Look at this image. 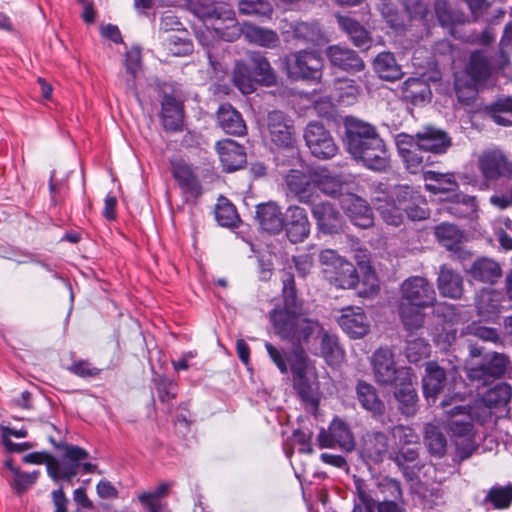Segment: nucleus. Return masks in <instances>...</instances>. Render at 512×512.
<instances>
[{"label": "nucleus", "instance_id": "e2e57ef3", "mask_svg": "<svg viewBox=\"0 0 512 512\" xmlns=\"http://www.w3.org/2000/svg\"><path fill=\"white\" fill-rule=\"evenodd\" d=\"M66 369L82 379H95L102 372V369L97 368L87 359H74Z\"/></svg>", "mask_w": 512, "mask_h": 512}, {"label": "nucleus", "instance_id": "5fc2aeb1", "mask_svg": "<svg viewBox=\"0 0 512 512\" xmlns=\"http://www.w3.org/2000/svg\"><path fill=\"white\" fill-rule=\"evenodd\" d=\"M292 32L295 39L311 44H318L323 38L320 25L317 22H296L292 26Z\"/></svg>", "mask_w": 512, "mask_h": 512}, {"label": "nucleus", "instance_id": "423d86ee", "mask_svg": "<svg viewBox=\"0 0 512 512\" xmlns=\"http://www.w3.org/2000/svg\"><path fill=\"white\" fill-rule=\"evenodd\" d=\"M188 9L205 23H211L214 34L232 42L239 37L235 11L228 3L215 0H188Z\"/></svg>", "mask_w": 512, "mask_h": 512}, {"label": "nucleus", "instance_id": "de8ad7c7", "mask_svg": "<svg viewBox=\"0 0 512 512\" xmlns=\"http://www.w3.org/2000/svg\"><path fill=\"white\" fill-rule=\"evenodd\" d=\"M425 180L434 183L426 184V190L437 194L442 192H452L458 188V183L453 173H440L436 171H427L424 174Z\"/></svg>", "mask_w": 512, "mask_h": 512}, {"label": "nucleus", "instance_id": "473e14b6", "mask_svg": "<svg viewBox=\"0 0 512 512\" xmlns=\"http://www.w3.org/2000/svg\"><path fill=\"white\" fill-rule=\"evenodd\" d=\"M318 336L320 337V352L319 354L313 353L321 356L329 366L340 365L344 360L345 351L340 346L338 337L326 331L323 326L320 331L314 333L311 340Z\"/></svg>", "mask_w": 512, "mask_h": 512}, {"label": "nucleus", "instance_id": "bb28decb", "mask_svg": "<svg viewBox=\"0 0 512 512\" xmlns=\"http://www.w3.org/2000/svg\"><path fill=\"white\" fill-rule=\"evenodd\" d=\"M184 105L172 95H165L161 103V121L165 131L176 133L184 127Z\"/></svg>", "mask_w": 512, "mask_h": 512}, {"label": "nucleus", "instance_id": "4d7b16f0", "mask_svg": "<svg viewBox=\"0 0 512 512\" xmlns=\"http://www.w3.org/2000/svg\"><path fill=\"white\" fill-rule=\"evenodd\" d=\"M484 503H491L494 509H507L512 503V484L495 485L488 492Z\"/></svg>", "mask_w": 512, "mask_h": 512}, {"label": "nucleus", "instance_id": "4468645a", "mask_svg": "<svg viewBox=\"0 0 512 512\" xmlns=\"http://www.w3.org/2000/svg\"><path fill=\"white\" fill-rule=\"evenodd\" d=\"M304 139L311 153L319 159L332 158L338 151L330 132L319 122H310L306 126Z\"/></svg>", "mask_w": 512, "mask_h": 512}, {"label": "nucleus", "instance_id": "a19ab883", "mask_svg": "<svg viewBox=\"0 0 512 512\" xmlns=\"http://www.w3.org/2000/svg\"><path fill=\"white\" fill-rule=\"evenodd\" d=\"M468 273L476 281L492 284L501 277V267L494 260L479 258L473 262Z\"/></svg>", "mask_w": 512, "mask_h": 512}, {"label": "nucleus", "instance_id": "ddd939ff", "mask_svg": "<svg viewBox=\"0 0 512 512\" xmlns=\"http://www.w3.org/2000/svg\"><path fill=\"white\" fill-rule=\"evenodd\" d=\"M282 299L283 307H275L269 313L270 321L276 334L275 319L277 317L284 320L286 324L298 323L300 320L316 321L315 319L303 317L296 312L301 307V303L298 301L294 275L289 271H285L282 276Z\"/></svg>", "mask_w": 512, "mask_h": 512}, {"label": "nucleus", "instance_id": "bf43d9fd", "mask_svg": "<svg viewBox=\"0 0 512 512\" xmlns=\"http://www.w3.org/2000/svg\"><path fill=\"white\" fill-rule=\"evenodd\" d=\"M215 219L222 227H236L239 216L235 206L228 200L220 201L215 207Z\"/></svg>", "mask_w": 512, "mask_h": 512}, {"label": "nucleus", "instance_id": "6ab92c4d", "mask_svg": "<svg viewBox=\"0 0 512 512\" xmlns=\"http://www.w3.org/2000/svg\"><path fill=\"white\" fill-rule=\"evenodd\" d=\"M171 173L186 197L196 200L202 195V185L192 165L182 159L171 161Z\"/></svg>", "mask_w": 512, "mask_h": 512}, {"label": "nucleus", "instance_id": "5701e85b", "mask_svg": "<svg viewBox=\"0 0 512 512\" xmlns=\"http://www.w3.org/2000/svg\"><path fill=\"white\" fill-rule=\"evenodd\" d=\"M478 166L484 179L488 181L512 175V164L499 150L483 152L479 157Z\"/></svg>", "mask_w": 512, "mask_h": 512}, {"label": "nucleus", "instance_id": "f257e3e1", "mask_svg": "<svg viewBox=\"0 0 512 512\" xmlns=\"http://www.w3.org/2000/svg\"><path fill=\"white\" fill-rule=\"evenodd\" d=\"M277 335L291 344V352L277 347L270 342H265V349L269 358L282 374L292 373L293 388L300 398L307 412L316 415L319 408L318 386L311 380L309 371V357L305 348H308L314 333L322 329L319 321L294 322L286 324L284 320L276 319Z\"/></svg>", "mask_w": 512, "mask_h": 512}, {"label": "nucleus", "instance_id": "3c124183", "mask_svg": "<svg viewBox=\"0 0 512 512\" xmlns=\"http://www.w3.org/2000/svg\"><path fill=\"white\" fill-rule=\"evenodd\" d=\"M403 97L413 104L424 102L430 95V87L420 78L410 77L402 86Z\"/></svg>", "mask_w": 512, "mask_h": 512}, {"label": "nucleus", "instance_id": "412c9836", "mask_svg": "<svg viewBox=\"0 0 512 512\" xmlns=\"http://www.w3.org/2000/svg\"><path fill=\"white\" fill-rule=\"evenodd\" d=\"M506 295L492 288L481 289L475 297V307L478 316L483 321H494L504 308Z\"/></svg>", "mask_w": 512, "mask_h": 512}, {"label": "nucleus", "instance_id": "aec40b11", "mask_svg": "<svg viewBox=\"0 0 512 512\" xmlns=\"http://www.w3.org/2000/svg\"><path fill=\"white\" fill-rule=\"evenodd\" d=\"M340 203L344 213L354 226L362 229L373 226V211L366 200L355 194H347Z\"/></svg>", "mask_w": 512, "mask_h": 512}, {"label": "nucleus", "instance_id": "c756f323", "mask_svg": "<svg viewBox=\"0 0 512 512\" xmlns=\"http://www.w3.org/2000/svg\"><path fill=\"white\" fill-rule=\"evenodd\" d=\"M434 235L438 242L452 251L458 259L466 260L471 257L470 252L460 246L463 233L456 225L442 222L435 226Z\"/></svg>", "mask_w": 512, "mask_h": 512}, {"label": "nucleus", "instance_id": "dca6fc26", "mask_svg": "<svg viewBox=\"0 0 512 512\" xmlns=\"http://www.w3.org/2000/svg\"><path fill=\"white\" fill-rule=\"evenodd\" d=\"M283 229L293 244L304 242L310 235L311 223L307 211L298 205H290L284 213Z\"/></svg>", "mask_w": 512, "mask_h": 512}, {"label": "nucleus", "instance_id": "f8f14e48", "mask_svg": "<svg viewBox=\"0 0 512 512\" xmlns=\"http://www.w3.org/2000/svg\"><path fill=\"white\" fill-rule=\"evenodd\" d=\"M287 76L292 80L318 82L322 76L323 61L315 51L300 50L285 56Z\"/></svg>", "mask_w": 512, "mask_h": 512}, {"label": "nucleus", "instance_id": "ea45409f", "mask_svg": "<svg viewBox=\"0 0 512 512\" xmlns=\"http://www.w3.org/2000/svg\"><path fill=\"white\" fill-rule=\"evenodd\" d=\"M342 181L338 176L333 175L325 167H318L313 170V191L320 190L322 193L336 197L341 194Z\"/></svg>", "mask_w": 512, "mask_h": 512}, {"label": "nucleus", "instance_id": "a18cd8bd", "mask_svg": "<svg viewBox=\"0 0 512 512\" xmlns=\"http://www.w3.org/2000/svg\"><path fill=\"white\" fill-rule=\"evenodd\" d=\"M359 86L356 81L349 78H337L333 81L332 97L339 103L351 105L357 100Z\"/></svg>", "mask_w": 512, "mask_h": 512}, {"label": "nucleus", "instance_id": "49530a36", "mask_svg": "<svg viewBox=\"0 0 512 512\" xmlns=\"http://www.w3.org/2000/svg\"><path fill=\"white\" fill-rule=\"evenodd\" d=\"M434 11L439 24L450 31L464 22V14L453 10L447 0H436Z\"/></svg>", "mask_w": 512, "mask_h": 512}, {"label": "nucleus", "instance_id": "9d476101", "mask_svg": "<svg viewBox=\"0 0 512 512\" xmlns=\"http://www.w3.org/2000/svg\"><path fill=\"white\" fill-rule=\"evenodd\" d=\"M320 262L324 273L331 284L342 289L355 288L359 276L354 264L341 257L335 250L326 249L320 253Z\"/></svg>", "mask_w": 512, "mask_h": 512}, {"label": "nucleus", "instance_id": "0eeeda50", "mask_svg": "<svg viewBox=\"0 0 512 512\" xmlns=\"http://www.w3.org/2000/svg\"><path fill=\"white\" fill-rule=\"evenodd\" d=\"M233 82L243 94L248 95L256 91L258 85L274 86L277 76L264 54L252 51L247 60H239L235 64Z\"/></svg>", "mask_w": 512, "mask_h": 512}, {"label": "nucleus", "instance_id": "20e7f679", "mask_svg": "<svg viewBox=\"0 0 512 512\" xmlns=\"http://www.w3.org/2000/svg\"><path fill=\"white\" fill-rule=\"evenodd\" d=\"M495 71L493 58L486 49L472 50L463 70L454 75V92L459 103H473L479 88L487 86Z\"/></svg>", "mask_w": 512, "mask_h": 512}, {"label": "nucleus", "instance_id": "393cba45", "mask_svg": "<svg viewBox=\"0 0 512 512\" xmlns=\"http://www.w3.org/2000/svg\"><path fill=\"white\" fill-rule=\"evenodd\" d=\"M338 323L342 330L353 339L362 338L370 329L364 310L358 306L343 308Z\"/></svg>", "mask_w": 512, "mask_h": 512}, {"label": "nucleus", "instance_id": "680f3d73", "mask_svg": "<svg viewBox=\"0 0 512 512\" xmlns=\"http://www.w3.org/2000/svg\"><path fill=\"white\" fill-rule=\"evenodd\" d=\"M238 10L244 15L270 16L273 8L268 0H239Z\"/></svg>", "mask_w": 512, "mask_h": 512}, {"label": "nucleus", "instance_id": "2eb2a0df", "mask_svg": "<svg viewBox=\"0 0 512 512\" xmlns=\"http://www.w3.org/2000/svg\"><path fill=\"white\" fill-rule=\"evenodd\" d=\"M319 448H355V438L348 423L335 416L327 429L318 434Z\"/></svg>", "mask_w": 512, "mask_h": 512}, {"label": "nucleus", "instance_id": "f3484780", "mask_svg": "<svg viewBox=\"0 0 512 512\" xmlns=\"http://www.w3.org/2000/svg\"><path fill=\"white\" fill-rule=\"evenodd\" d=\"M448 418L446 431L451 444L455 448H478L479 435L474 423L465 417L463 419Z\"/></svg>", "mask_w": 512, "mask_h": 512}, {"label": "nucleus", "instance_id": "f03ea898", "mask_svg": "<svg viewBox=\"0 0 512 512\" xmlns=\"http://www.w3.org/2000/svg\"><path fill=\"white\" fill-rule=\"evenodd\" d=\"M344 145L353 159L372 171L383 172L390 166V156L377 128L354 116L344 119Z\"/></svg>", "mask_w": 512, "mask_h": 512}, {"label": "nucleus", "instance_id": "e433bc0d", "mask_svg": "<svg viewBox=\"0 0 512 512\" xmlns=\"http://www.w3.org/2000/svg\"><path fill=\"white\" fill-rule=\"evenodd\" d=\"M437 286L442 296L457 299L463 293V278L454 269L443 264L440 266Z\"/></svg>", "mask_w": 512, "mask_h": 512}, {"label": "nucleus", "instance_id": "0e129e2a", "mask_svg": "<svg viewBox=\"0 0 512 512\" xmlns=\"http://www.w3.org/2000/svg\"><path fill=\"white\" fill-rule=\"evenodd\" d=\"M406 357L411 363H417L428 356L430 346L423 338L408 340L405 347Z\"/></svg>", "mask_w": 512, "mask_h": 512}, {"label": "nucleus", "instance_id": "c9c22d12", "mask_svg": "<svg viewBox=\"0 0 512 512\" xmlns=\"http://www.w3.org/2000/svg\"><path fill=\"white\" fill-rule=\"evenodd\" d=\"M478 208L475 196L463 192H455L450 195L443 204V209L456 218H467L472 216Z\"/></svg>", "mask_w": 512, "mask_h": 512}, {"label": "nucleus", "instance_id": "864d4df0", "mask_svg": "<svg viewBox=\"0 0 512 512\" xmlns=\"http://www.w3.org/2000/svg\"><path fill=\"white\" fill-rule=\"evenodd\" d=\"M425 153L427 152L420 148L419 144L416 142V146H412V148L409 149H402L400 156L407 170L412 174H416L429 164V156L426 157L424 155Z\"/></svg>", "mask_w": 512, "mask_h": 512}, {"label": "nucleus", "instance_id": "6e6552de", "mask_svg": "<svg viewBox=\"0 0 512 512\" xmlns=\"http://www.w3.org/2000/svg\"><path fill=\"white\" fill-rule=\"evenodd\" d=\"M383 186L380 184L375 191V209L386 224L398 227L404 220L405 203L411 198L410 186Z\"/></svg>", "mask_w": 512, "mask_h": 512}, {"label": "nucleus", "instance_id": "a211bd4d", "mask_svg": "<svg viewBox=\"0 0 512 512\" xmlns=\"http://www.w3.org/2000/svg\"><path fill=\"white\" fill-rule=\"evenodd\" d=\"M372 371L375 381L382 386L396 384L398 369L393 352L385 347L378 348L372 355Z\"/></svg>", "mask_w": 512, "mask_h": 512}, {"label": "nucleus", "instance_id": "69168bd1", "mask_svg": "<svg viewBox=\"0 0 512 512\" xmlns=\"http://www.w3.org/2000/svg\"><path fill=\"white\" fill-rule=\"evenodd\" d=\"M378 490L381 493L383 500L398 501L402 499V489L399 481L385 477L378 483Z\"/></svg>", "mask_w": 512, "mask_h": 512}, {"label": "nucleus", "instance_id": "09e8293b", "mask_svg": "<svg viewBox=\"0 0 512 512\" xmlns=\"http://www.w3.org/2000/svg\"><path fill=\"white\" fill-rule=\"evenodd\" d=\"M395 397L403 415L412 416L416 413L418 396L411 382H402L395 392Z\"/></svg>", "mask_w": 512, "mask_h": 512}, {"label": "nucleus", "instance_id": "13d9d810", "mask_svg": "<svg viewBox=\"0 0 512 512\" xmlns=\"http://www.w3.org/2000/svg\"><path fill=\"white\" fill-rule=\"evenodd\" d=\"M124 66L128 74H130L131 78L127 79L126 85L127 88L136 93V82L135 78L137 73L141 70L142 62H141V50L139 48H131L125 53L124 57Z\"/></svg>", "mask_w": 512, "mask_h": 512}, {"label": "nucleus", "instance_id": "cd10ccee", "mask_svg": "<svg viewBox=\"0 0 512 512\" xmlns=\"http://www.w3.org/2000/svg\"><path fill=\"white\" fill-rule=\"evenodd\" d=\"M285 184L300 202L305 204L313 202V170L305 173L290 169L285 176Z\"/></svg>", "mask_w": 512, "mask_h": 512}, {"label": "nucleus", "instance_id": "774afa93", "mask_svg": "<svg viewBox=\"0 0 512 512\" xmlns=\"http://www.w3.org/2000/svg\"><path fill=\"white\" fill-rule=\"evenodd\" d=\"M424 441L427 448H446L447 440L441 429L434 424L425 426Z\"/></svg>", "mask_w": 512, "mask_h": 512}, {"label": "nucleus", "instance_id": "1a4fd4ad", "mask_svg": "<svg viewBox=\"0 0 512 512\" xmlns=\"http://www.w3.org/2000/svg\"><path fill=\"white\" fill-rule=\"evenodd\" d=\"M462 399L457 396H446L440 403L444 409L447 417L462 416L470 420L472 423L476 422L480 425H485L495 421L496 409L492 407L482 396L475 398L472 403L468 405L459 404Z\"/></svg>", "mask_w": 512, "mask_h": 512}, {"label": "nucleus", "instance_id": "9b49d317", "mask_svg": "<svg viewBox=\"0 0 512 512\" xmlns=\"http://www.w3.org/2000/svg\"><path fill=\"white\" fill-rule=\"evenodd\" d=\"M510 363V358L505 353L489 352L480 361L471 364L466 374L477 387L488 386L506 374Z\"/></svg>", "mask_w": 512, "mask_h": 512}, {"label": "nucleus", "instance_id": "603ef678", "mask_svg": "<svg viewBox=\"0 0 512 512\" xmlns=\"http://www.w3.org/2000/svg\"><path fill=\"white\" fill-rule=\"evenodd\" d=\"M410 196L411 198L405 203L404 213L413 221L427 219L430 212L426 198L412 187H410Z\"/></svg>", "mask_w": 512, "mask_h": 512}, {"label": "nucleus", "instance_id": "c03bdc74", "mask_svg": "<svg viewBox=\"0 0 512 512\" xmlns=\"http://www.w3.org/2000/svg\"><path fill=\"white\" fill-rule=\"evenodd\" d=\"M485 401L492 405L496 410L507 408L512 398V386L507 382L496 383L493 387L487 389L481 394Z\"/></svg>", "mask_w": 512, "mask_h": 512}, {"label": "nucleus", "instance_id": "b1692460", "mask_svg": "<svg viewBox=\"0 0 512 512\" xmlns=\"http://www.w3.org/2000/svg\"><path fill=\"white\" fill-rule=\"evenodd\" d=\"M311 211L316 220L318 229L324 234H337L343 230V216L340 211L329 202L314 204Z\"/></svg>", "mask_w": 512, "mask_h": 512}, {"label": "nucleus", "instance_id": "4be33fe9", "mask_svg": "<svg viewBox=\"0 0 512 512\" xmlns=\"http://www.w3.org/2000/svg\"><path fill=\"white\" fill-rule=\"evenodd\" d=\"M88 456L86 450H65L61 460L54 457L47 461V471L53 479H71L78 473L80 461Z\"/></svg>", "mask_w": 512, "mask_h": 512}, {"label": "nucleus", "instance_id": "7ed1b4c3", "mask_svg": "<svg viewBox=\"0 0 512 512\" xmlns=\"http://www.w3.org/2000/svg\"><path fill=\"white\" fill-rule=\"evenodd\" d=\"M436 303V292L432 283L422 276H410L400 285L398 313L407 331L422 328L426 308Z\"/></svg>", "mask_w": 512, "mask_h": 512}, {"label": "nucleus", "instance_id": "2f4dec72", "mask_svg": "<svg viewBox=\"0 0 512 512\" xmlns=\"http://www.w3.org/2000/svg\"><path fill=\"white\" fill-rule=\"evenodd\" d=\"M326 55L333 66L346 72H360L365 66L357 52L339 45L329 46Z\"/></svg>", "mask_w": 512, "mask_h": 512}, {"label": "nucleus", "instance_id": "72a5a7b5", "mask_svg": "<svg viewBox=\"0 0 512 512\" xmlns=\"http://www.w3.org/2000/svg\"><path fill=\"white\" fill-rule=\"evenodd\" d=\"M356 398L360 406L374 417L385 414V403L379 397L377 389L370 383L359 380L356 384Z\"/></svg>", "mask_w": 512, "mask_h": 512}, {"label": "nucleus", "instance_id": "f704fd0d", "mask_svg": "<svg viewBox=\"0 0 512 512\" xmlns=\"http://www.w3.org/2000/svg\"><path fill=\"white\" fill-rule=\"evenodd\" d=\"M219 126L226 134L242 136L246 133V124L239 111L230 103H223L217 111Z\"/></svg>", "mask_w": 512, "mask_h": 512}, {"label": "nucleus", "instance_id": "6e6d98bb", "mask_svg": "<svg viewBox=\"0 0 512 512\" xmlns=\"http://www.w3.org/2000/svg\"><path fill=\"white\" fill-rule=\"evenodd\" d=\"M152 382L161 403L169 404L177 397L178 384L173 379L161 374L155 376Z\"/></svg>", "mask_w": 512, "mask_h": 512}, {"label": "nucleus", "instance_id": "8fccbe9b", "mask_svg": "<svg viewBox=\"0 0 512 512\" xmlns=\"http://www.w3.org/2000/svg\"><path fill=\"white\" fill-rule=\"evenodd\" d=\"M487 115L498 125H512V97L496 100L486 108Z\"/></svg>", "mask_w": 512, "mask_h": 512}, {"label": "nucleus", "instance_id": "37998d69", "mask_svg": "<svg viewBox=\"0 0 512 512\" xmlns=\"http://www.w3.org/2000/svg\"><path fill=\"white\" fill-rule=\"evenodd\" d=\"M373 67L379 77L384 80L395 81L402 76L401 67L391 52L379 53L374 59Z\"/></svg>", "mask_w": 512, "mask_h": 512}, {"label": "nucleus", "instance_id": "39448f33", "mask_svg": "<svg viewBox=\"0 0 512 512\" xmlns=\"http://www.w3.org/2000/svg\"><path fill=\"white\" fill-rule=\"evenodd\" d=\"M269 149L277 166H292L301 161L294 121L284 112L273 110L267 115Z\"/></svg>", "mask_w": 512, "mask_h": 512}, {"label": "nucleus", "instance_id": "58836bf2", "mask_svg": "<svg viewBox=\"0 0 512 512\" xmlns=\"http://www.w3.org/2000/svg\"><path fill=\"white\" fill-rule=\"evenodd\" d=\"M240 32L246 41L261 47L274 48L279 44V37L272 29L245 23L242 28H239Z\"/></svg>", "mask_w": 512, "mask_h": 512}, {"label": "nucleus", "instance_id": "c85d7f7f", "mask_svg": "<svg viewBox=\"0 0 512 512\" xmlns=\"http://www.w3.org/2000/svg\"><path fill=\"white\" fill-rule=\"evenodd\" d=\"M416 142L426 152L436 155L444 154L452 145L449 134L436 127H425L422 132L416 134Z\"/></svg>", "mask_w": 512, "mask_h": 512}, {"label": "nucleus", "instance_id": "79ce46f5", "mask_svg": "<svg viewBox=\"0 0 512 512\" xmlns=\"http://www.w3.org/2000/svg\"><path fill=\"white\" fill-rule=\"evenodd\" d=\"M338 24L356 47L369 48L371 43L369 32L357 20L349 16H338Z\"/></svg>", "mask_w": 512, "mask_h": 512}, {"label": "nucleus", "instance_id": "7c9ffc66", "mask_svg": "<svg viewBox=\"0 0 512 512\" xmlns=\"http://www.w3.org/2000/svg\"><path fill=\"white\" fill-rule=\"evenodd\" d=\"M255 218L262 230L279 234L283 230L284 213L275 202L260 203L256 206Z\"/></svg>", "mask_w": 512, "mask_h": 512}, {"label": "nucleus", "instance_id": "a878e982", "mask_svg": "<svg viewBox=\"0 0 512 512\" xmlns=\"http://www.w3.org/2000/svg\"><path fill=\"white\" fill-rule=\"evenodd\" d=\"M223 171L233 172L242 168L247 162L245 148L232 139H223L216 143Z\"/></svg>", "mask_w": 512, "mask_h": 512}, {"label": "nucleus", "instance_id": "4c0bfd02", "mask_svg": "<svg viewBox=\"0 0 512 512\" xmlns=\"http://www.w3.org/2000/svg\"><path fill=\"white\" fill-rule=\"evenodd\" d=\"M447 376L445 370L437 362H428L425 367V375L422 378L424 396L436 398L446 384Z\"/></svg>", "mask_w": 512, "mask_h": 512}, {"label": "nucleus", "instance_id": "338daca9", "mask_svg": "<svg viewBox=\"0 0 512 512\" xmlns=\"http://www.w3.org/2000/svg\"><path fill=\"white\" fill-rule=\"evenodd\" d=\"M391 435L396 446L415 444L419 439L413 428L404 425L393 427Z\"/></svg>", "mask_w": 512, "mask_h": 512}, {"label": "nucleus", "instance_id": "052dcab7", "mask_svg": "<svg viewBox=\"0 0 512 512\" xmlns=\"http://www.w3.org/2000/svg\"><path fill=\"white\" fill-rule=\"evenodd\" d=\"M1 438L4 448H32L30 442L13 443L12 438L23 439L28 435L27 429L24 427L15 428L10 426L0 425Z\"/></svg>", "mask_w": 512, "mask_h": 512}]
</instances>
